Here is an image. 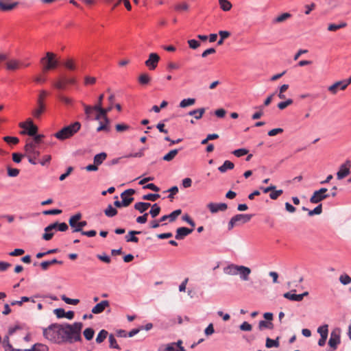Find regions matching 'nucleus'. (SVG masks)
Listing matches in <instances>:
<instances>
[{"label": "nucleus", "instance_id": "6e6552de", "mask_svg": "<svg viewBox=\"0 0 351 351\" xmlns=\"http://www.w3.org/2000/svg\"><path fill=\"white\" fill-rule=\"evenodd\" d=\"M76 84L75 77H62L53 82V86L58 90H65L67 84L73 85Z\"/></svg>", "mask_w": 351, "mask_h": 351}, {"label": "nucleus", "instance_id": "9d476101", "mask_svg": "<svg viewBox=\"0 0 351 351\" xmlns=\"http://www.w3.org/2000/svg\"><path fill=\"white\" fill-rule=\"evenodd\" d=\"M134 193L135 191L132 189H127L121 193V198L122 204H124V207L128 206L134 201V197L131 196Z\"/></svg>", "mask_w": 351, "mask_h": 351}, {"label": "nucleus", "instance_id": "f3484780", "mask_svg": "<svg viewBox=\"0 0 351 351\" xmlns=\"http://www.w3.org/2000/svg\"><path fill=\"white\" fill-rule=\"evenodd\" d=\"M45 110V105L44 104V101H41L40 99H37V106L36 108L32 111V115L36 119H39L42 114Z\"/></svg>", "mask_w": 351, "mask_h": 351}, {"label": "nucleus", "instance_id": "f257e3e1", "mask_svg": "<svg viewBox=\"0 0 351 351\" xmlns=\"http://www.w3.org/2000/svg\"><path fill=\"white\" fill-rule=\"evenodd\" d=\"M82 327V322H74L72 324H52L43 329V334L47 339L55 343H73L82 340L81 336Z\"/></svg>", "mask_w": 351, "mask_h": 351}, {"label": "nucleus", "instance_id": "2f4dec72", "mask_svg": "<svg viewBox=\"0 0 351 351\" xmlns=\"http://www.w3.org/2000/svg\"><path fill=\"white\" fill-rule=\"evenodd\" d=\"M63 65L69 71H75L77 69L75 61L71 58L66 60L64 62Z\"/></svg>", "mask_w": 351, "mask_h": 351}, {"label": "nucleus", "instance_id": "bb28decb", "mask_svg": "<svg viewBox=\"0 0 351 351\" xmlns=\"http://www.w3.org/2000/svg\"><path fill=\"white\" fill-rule=\"evenodd\" d=\"M107 154L105 152H101L96 154L93 158V162L98 167L101 165L106 159Z\"/></svg>", "mask_w": 351, "mask_h": 351}, {"label": "nucleus", "instance_id": "864d4df0", "mask_svg": "<svg viewBox=\"0 0 351 351\" xmlns=\"http://www.w3.org/2000/svg\"><path fill=\"white\" fill-rule=\"evenodd\" d=\"M247 153H248V150L245 148L235 149L234 151L232 152V154L238 158L243 156L246 155Z\"/></svg>", "mask_w": 351, "mask_h": 351}, {"label": "nucleus", "instance_id": "49530a36", "mask_svg": "<svg viewBox=\"0 0 351 351\" xmlns=\"http://www.w3.org/2000/svg\"><path fill=\"white\" fill-rule=\"evenodd\" d=\"M339 282L343 285H347L351 283V277L346 274H341L339 276Z\"/></svg>", "mask_w": 351, "mask_h": 351}, {"label": "nucleus", "instance_id": "7ed1b4c3", "mask_svg": "<svg viewBox=\"0 0 351 351\" xmlns=\"http://www.w3.org/2000/svg\"><path fill=\"white\" fill-rule=\"evenodd\" d=\"M104 94H101L98 97V101L96 105L94 106V108L95 111L100 112V114L104 116V121H106L107 123H109V119L107 117V114L110 112L113 108V104L114 100V95L110 94L108 97L109 106L108 108H102V101L104 99Z\"/></svg>", "mask_w": 351, "mask_h": 351}, {"label": "nucleus", "instance_id": "a18cd8bd", "mask_svg": "<svg viewBox=\"0 0 351 351\" xmlns=\"http://www.w3.org/2000/svg\"><path fill=\"white\" fill-rule=\"evenodd\" d=\"M150 77L147 73H143L138 77V82L142 85H146L149 83Z\"/></svg>", "mask_w": 351, "mask_h": 351}, {"label": "nucleus", "instance_id": "473e14b6", "mask_svg": "<svg viewBox=\"0 0 351 351\" xmlns=\"http://www.w3.org/2000/svg\"><path fill=\"white\" fill-rule=\"evenodd\" d=\"M291 14H289L288 12L283 13V14L278 16L277 17H276L273 20V23H282L285 21L287 20L288 19L291 18Z\"/></svg>", "mask_w": 351, "mask_h": 351}, {"label": "nucleus", "instance_id": "72a5a7b5", "mask_svg": "<svg viewBox=\"0 0 351 351\" xmlns=\"http://www.w3.org/2000/svg\"><path fill=\"white\" fill-rule=\"evenodd\" d=\"M181 149H172L171 150L169 153H167V154H165L162 159L165 161H171L172 160L175 156L178 154V152Z\"/></svg>", "mask_w": 351, "mask_h": 351}, {"label": "nucleus", "instance_id": "4468645a", "mask_svg": "<svg viewBox=\"0 0 351 351\" xmlns=\"http://www.w3.org/2000/svg\"><path fill=\"white\" fill-rule=\"evenodd\" d=\"M295 290H293L290 292H287L284 293L283 296L284 298L290 300L291 301H296V302H300L303 300L304 297L305 295H307L308 293L307 291L302 293V294H295L293 292H295Z\"/></svg>", "mask_w": 351, "mask_h": 351}, {"label": "nucleus", "instance_id": "4be33fe9", "mask_svg": "<svg viewBox=\"0 0 351 351\" xmlns=\"http://www.w3.org/2000/svg\"><path fill=\"white\" fill-rule=\"evenodd\" d=\"M330 195H322L316 191L313 193L312 196L310 197V202L312 204H318L322 200L328 198Z\"/></svg>", "mask_w": 351, "mask_h": 351}, {"label": "nucleus", "instance_id": "e433bc0d", "mask_svg": "<svg viewBox=\"0 0 351 351\" xmlns=\"http://www.w3.org/2000/svg\"><path fill=\"white\" fill-rule=\"evenodd\" d=\"M265 346L268 348H278L279 346L278 337L276 339H271L269 337L266 339Z\"/></svg>", "mask_w": 351, "mask_h": 351}, {"label": "nucleus", "instance_id": "8fccbe9b", "mask_svg": "<svg viewBox=\"0 0 351 351\" xmlns=\"http://www.w3.org/2000/svg\"><path fill=\"white\" fill-rule=\"evenodd\" d=\"M328 325L324 324L323 326H319L317 328V332L320 335V336L327 337L328 335Z\"/></svg>", "mask_w": 351, "mask_h": 351}, {"label": "nucleus", "instance_id": "774afa93", "mask_svg": "<svg viewBox=\"0 0 351 351\" xmlns=\"http://www.w3.org/2000/svg\"><path fill=\"white\" fill-rule=\"evenodd\" d=\"M243 331H250L252 328V325L247 322H243L239 326Z\"/></svg>", "mask_w": 351, "mask_h": 351}, {"label": "nucleus", "instance_id": "5fc2aeb1", "mask_svg": "<svg viewBox=\"0 0 351 351\" xmlns=\"http://www.w3.org/2000/svg\"><path fill=\"white\" fill-rule=\"evenodd\" d=\"M160 197V195L158 193H149L143 196V199L144 200H150L152 202L156 201L158 198Z\"/></svg>", "mask_w": 351, "mask_h": 351}, {"label": "nucleus", "instance_id": "79ce46f5", "mask_svg": "<svg viewBox=\"0 0 351 351\" xmlns=\"http://www.w3.org/2000/svg\"><path fill=\"white\" fill-rule=\"evenodd\" d=\"M108 340H109V343H110L109 346L110 348H114V349H117V350L120 349V347H119V344L117 343L114 336L112 334H110L109 335Z\"/></svg>", "mask_w": 351, "mask_h": 351}, {"label": "nucleus", "instance_id": "cd10ccee", "mask_svg": "<svg viewBox=\"0 0 351 351\" xmlns=\"http://www.w3.org/2000/svg\"><path fill=\"white\" fill-rule=\"evenodd\" d=\"M234 165L230 160H226L223 164L218 167V170L221 173H225L227 170H231L234 168Z\"/></svg>", "mask_w": 351, "mask_h": 351}, {"label": "nucleus", "instance_id": "c03bdc74", "mask_svg": "<svg viewBox=\"0 0 351 351\" xmlns=\"http://www.w3.org/2000/svg\"><path fill=\"white\" fill-rule=\"evenodd\" d=\"M219 3L220 8L222 10L227 12L232 8V3L228 0L221 1Z\"/></svg>", "mask_w": 351, "mask_h": 351}, {"label": "nucleus", "instance_id": "0eeeda50", "mask_svg": "<svg viewBox=\"0 0 351 351\" xmlns=\"http://www.w3.org/2000/svg\"><path fill=\"white\" fill-rule=\"evenodd\" d=\"M37 143H35L33 140L31 141H29L26 143L25 145L24 149L27 154L28 161L32 165H36L37 162L35 161L30 154H35V155H40V152L36 149L37 147Z\"/></svg>", "mask_w": 351, "mask_h": 351}, {"label": "nucleus", "instance_id": "2eb2a0df", "mask_svg": "<svg viewBox=\"0 0 351 351\" xmlns=\"http://www.w3.org/2000/svg\"><path fill=\"white\" fill-rule=\"evenodd\" d=\"M208 208L212 213H215L219 211H225L228 206L226 203H209L207 205Z\"/></svg>", "mask_w": 351, "mask_h": 351}, {"label": "nucleus", "instance_id": "6e6d98bb", "mask_svg": "<svg viewBox=\"0 0 351 351\" xmlns=\"http://www.w3.org/2000/svg\"><path fill=\"white\" fill-rule=\"evenodd\" d=\"M3 140L7 143L13 144V145H16L19 142V139L15 136H4Z\"/></svg>", "mask_w": 351, "mask_h": 351}, {"label": "nucleus", "instance_id": "1a4fd4ad", "mask_svg": "<svg viewBox=\"0 0 351 351\" xmlns=\"http://www.w3.org/2000/svg\"><path fill=\"white\" fill-rule=\"evenodd\" d=\"M341 343L340 333L339 330H334L331 332L330 339L328 341V345L335 350L337 349L338 345Z\"/></svg>", "mask_w": 351, "mask_h": 351}, {"label": "nucleus", "instance_id": "c85d7f7f", "mask_svg": "<svg viewBox=\"0 0 351 351\" xmlns=\"http://www.w3.org/2000/svg\"><path fill=\"white\" fill-rule=\"evenodd\" d=\"M205 112V108H201L190 111L188 114L190 116H194L195 119H200L204 113Z\"/></svg>", "mask_w": 351, "mask_h": 351}, {"label": "nucleus", "instance_id": "4c0bfd02", "mask_svg": "<svg viewBox=\"0 0 351 351\" xmlns=\"http://www.w3.org/2000/svg\"><path fill=\"white\" fill-rule=\"evenodd\" d=\"M108 335V332L107 330L104 329L101 330L96 337V342L97 343H102L106 339Z\"/></svg>", "mask_w": 351, "mask_h": 351}, {"label": "nucleus", "instance_id": "de8ad7c7", "mask_svg": "<svg viewBox=\"0 0 351 351\" xmlns=\"http://www.w3.org/2000/svg\"><path fill=\"white\" fill-rule=\"evenodd\" d=\"M255 108L258 109L259 110L252 114V119L254 120L258 119L263 116V110L264 109V106H256Z\"/></svg>", "mask_w": 351, "mask_h": 351}, {"label": "nucleus", "instance_id": "f704fd0d", "mask_svg": "<svg viewBox=\"0 0 351 351\" xmlns=\"http://www.w3.org/2000/svg\"><path fill=\"white\" fill-rule=\"evenodd\" d=\"M47 347L41 343H36L29 349H25L23 351H47Z\"/></svg>", "mask_w": 351, "mask_h": 351}, {"label": "nucleus", "instance_id": "423d86ee", "mask_svg": "<svg viewBox=\"0 0 351 351\" xmlns=\"http://www.w3.org/2000/svg\"><path fill=\"white\" fill-rule=\"evenodd\" d=\"M19 127L23 130L21 132V134H27L30 136H35L38 132V127L34 124L31 119H28L26 122H21Z\"/></svg>", "mask_w": 351, "mask_h": 351}, {"label": "nucleus", "instance_id": "6ab92c4d", "mask_svg": "<svg viewBox=\"0 0 351 351\" xmlns=\"http://www.w3.org/2000/svg\"><path fill=\"white\" fill-rule=\"evenodd\" d=\"M251 214H237L233 216V219L235 221L237 226L241 223H245L250 221L252 217Z\"/></svg>", "mask_w": 351, "mask_h": 351}, {"label": "nucleus", "instance_id": "393cba45", "mask_svg": "<svg viewBox=\"0 0 351 351\" xmlns=\"http://www.w3.org/2000/svg\"><path fill=\"white\" fill-rule=\"evenodd\" d=\"M56 228V224H49L45 228V233L43 235V239L45 241H49L52 239L53 233H49V231H52Z\"/></svg>", "mask_w": 351, "mask_h": 351}, {"label": "nucleus", "instance_id": "c756f323", "mask_svg": "<svg viewBox=\"0 0 351 351\" xmlns=\"http://www.w3.org/2000/svg\"><path fill=\"white\" fill-rule=\"evenodd\" d=\"M258 328L260 330H263V329H273L274 324L271 322L267 320H261L258 323Z\"/></svg>", "mask_w": 351, "mask_h": 351}, {"label": "nucleus", "instance_id": "603ef678", "mask_svg": "<svg viewBox=\"0 0 351 351\" xmlns=\"http://www.w3.org/2000/svg\"><path fill=\"white\" fill-rule=\"evenodd\" d=\"M181 209H177L171 213L169 215H168L169 221H174L177 219V217L181 214Z\"/></svg>", "mask_w": 351, "mask_h": 351}, {"label": "nucleus", "instance_id": "680f3d73", "mask_svg": "<svg viewBox=\"0 0 351 351\" xmlns=\"http://www.w3.org/2000/svg\"><path fill=\"white\" fill-rule=\"evenodd\" d=\"M283 193V191L280 189V190H274V191H271V193L269 194V197L271 199H277L278 197L281 195Z\"/></svg>", "mask_w": 351, "mask_h": 351}, {"label": "nucleus", "instance_id": "f8f14e48", "mask_svg": "<svg viewBox=\"0 0 351 351\" xmlns=\"http://www.w3.org/2000/svg\"><path fill=\"white\" fill-rule=\"evenodd\" d=\"M350 173V160H346L343 164H342L339 170L337 173V178L338 180H342L348 176Z\"/></svg>", "mask_w": 351, "mask_h": 351}, {"label": "nucleus", "instance_id": "37998d69", "mask_svg": "<svg viewBox=\"0 0 351 351\" xmlns=\"http://www.w3.org/2000/svg\"><path fill=\"white\" fill-rule=\"evenodd\" d=\"M94 334L95 331L92 328H87L83 332L85 339L88 341H90L93 338Z\"/></svg>", "mask_w": 351, "mask_h": 351}, {"label": "nucleus", "instance_id": "09e8293b", "mask_svg": "<svg viewBox=\"0 0 351 351\" xmlns=\"http://www.w3.org/2000/svg\"><path fill=\"white\" fill-rule=\"evenodd\" d=\"M52 224H56V228L54 230H58L60 232H65L69 228L68 225L64 222H62V223L55 222V223H53Z\"/></svg>", "mask_w": 351, "mask_h": 351}, {"label": "nucleus", "instance_id": "aec40b11", "mask_svg": "<svg viewBox=\"0 0 351 351\" xmlns=\"http://www.w3.org/2000/svg\"><path fill=\"white\" fill-rule=\"evenodd\" d=\"M110 306V302L108 300H102L99 303L97 304L93 308L92 313L93 314H99L102 313L106 307Z\"/></svg>", "mask_w": 351, "mask_h": 351}, {"label": "nucleus", "instance_id": "7c9ffc66", "mask_svg": "<svg viewBox=\"0 0 351 351\" xmlns=\"http://www.w3.org/2000/svg\"><path fill=\"white\" fill-rule=\"evenodd\" d=\"M20 62L16 60H10L6 63V68L8 70H16L19 68Z\"/></svg>", "mask_w": 351, "mask_h": 351}, {"label": "nucleus", "instance_id": "b1692460", "mask_svg": "<svg viewBox=\"0 0 351 351\" xmlns=\"http://www.w3.org/2000/svg\"><path fill=\"white\" fill-rule=\"evenodd\" d=\"M19 4V2H14L12 3H6L0 0V10L3 12H8L15 8Z\"/></svg>", "mask_w": 351, "mask_h": 351}, {"label": "nucleus", "instance_id": "a878e982", "mask_svg": "<svg viewBox=\"0 0 351 351\" xmlns=\"http://www.w3.org/2000/svg\"><path fill=\"white\" fill-rule=\"evenodd\" d=\"M150 206H151V204L149 202H136L134 204V208L136 210H137L138 211H139L141 213H143Z\"/></svg>", "mask_w": 351, "mask_h": 351}, {"label": "nucleus", "instance_id": "412c9836", "mask_svg": "<svg viewBox=\"0 0 351 351\" xmlns=\"http://www.w3.org/2000/svg\"><path fill=\"white\" fill-rule=\"evenodd\" d=\"M239 267L240 265L232 263L224 267L223 271L226 274L236 276L238 274Z\"/></svg>", "mask_w": 351, "mask_h": 351}, {"label": "nucleus", "instance_id": "c9c22d12", "mask_svg": "<svg viewBox=\"0 0 351 351\" xmlns=\"http://www.w3.org/2000/svg\"><path fill=\"white\" fill-rule=\"evenodd\" d=\"M105 215L108 217H113L117 214V210L111 204L104 210Z\"/></svg>", "mask_w": 351, "mask_h": 351}, {"label": "nucleus", "instance_id": "58836bf2", "mask_svg": "<svg viewBox=\"0 0 351 351\" xmlns=\"http://www.w3.org/2000/svg\"><path fill=\"white\" fill-rule=\"evenodd\" d=\"M58 99L66 106H71L73 104V99L64 95L60 94L58 96Z\"/></svg>", "mask_w": 351, "mask_h": 351}, {"label": "nucleus", "instance_id": "20e7f679", "mask_svg": "<svg viewBox=\"0 0 351 351\" xmlns=\"http://www.w3.org/2000/svg\"><path fill=\"white\" fill-rule=\"evenodd\" d=\"M40 62L43 64V70L44 71L54 69L59 64L56 54L52 52H47L46 56L40 59Z\"/></svg>", "mask_w": 351, "mask_h": 351}, {"label": "nucleus", "instance_id": "ddd939ff", "mask_svg": "<svg viewBox=\"0 0 351 351\" xmlns=\"http://www.w3.org/2000/svg\"><path fill=\"white\" fill-rule=\"evenodd\" d=\"M159 60L160 56L156 53H151L145 64L149 70H154L157 67Z\"/></svg>", "mask_w": 351, "mask_h": 351}, {"label": "nucleus", "instance_id": "4d7b16f0", "mask_svg": "<svg viewBox=\"0 0 351 351\" xmlns=\"http://www.w3.org/2000/svg\"><path fill=\"white\" fill-rule=\"evenodd\" d=\"M322 213V205L320 204L317 206L313 210H308V215L313 216L315 215H320Z\"/></svg>", "mask_w": 351, "mask_h": 351}, {"label": "nucleus", "instance_id": "dca6fc26", "mask_svg": "<svg viewBox=\"0 0 351 351\" xmlns=\"http://www.w3.org/2000/svg\"><path fill=\"white\" fill-rule=\"evenodd\" d=\"M251 269L248 267L244 265H240L238 274L240 277V279L242 281H247L250 279V274H251Z\"/></svg>", "mask_w": 351, "mask_h": 351}, {"label": "nucleus", "instance_id": "13d9d810", "mask_svg": "<svg viewBox=\"0 0 351 351\" xmlns=\"http://www.w3.org/2000/svg\"><path fill=\"white\" fill-rule=\"evenodd\" d=\"M174 347H175L174 344H173L172 343H170L166 346V347L164 350H162L160 349V351H185L184 348H178V350H176Z\"/></svg>", "mask_w": 351, "mask_h": 351}, {"label": "nucleus", "instance_id": "5701e85b", "mask_svg": "<svg viewBox=\"0 0 351 351\" xmlns=\"http://www.w3.org/2000/svg\"><path fill=\"white\" fill-rule=\"evenodd\" d=\"M141 232L136 230H130L125 236V239L127 242L138 243V238L136 237V234H140Z\"/></svg>", "mask_w": 351, "mask_h": 351}, {"label": "nucleus", "instance_id": "bf43d9fd", "mask_svg": "<svg viewBox=\"0 0 351 351\" xmlns=\"http://www.w3.org/2000/svg\"><path fill=\"white\" fill-rule=\"evenodd\" d=\"M123 2L125 8L130 11L132 10V5L128 0H118L117 2L114 3L112 9L115 8L121 2Z\"/></svg>", "mask_w": 351, "mask_h": 351}, {"label": "nucleus", "instance_id": "ea45409f", "mask_svg": "<svg viewBox=\"0 0 351 351\" xmlns=\"http://www.w3.org/2000/svg\"><path fill=\"white\" fill-rule=\"evenodd\" d=\"M195 103V99L193 98H188L182 99L180 103V108H186L187 106L193 105Z\"/></svg>", "mask_w": 351, "mask_h": 351}, {"label": "nucleus", "instance_id": "9b49d317", "mask_svg": "<svg viewBox=\"0 0 351 351\" xmlns=\"http://www.w3.org/2000/svg\"><path fill=\"white\" fill-rule=\"evenodd\" d=\"M351 84V76L347 79L341 81H338L330 86L328 90L331 92L332 94H336L337 92V85H341L340 90H345L349 84Z\"/></svg>", "mask_w": 351, "mask_h": 351}, {"label": "nucleus", "instance_id": "f03ea898", "mask_svg": "<svg viewBox=\"0 0 351 351\" xmlns=\"http://www.w3.org/2000/svg\"><path fill=\"white\" fill-rule=\"evenodd\" d=\"M81 128V123L75 121L69 125L62 128L56 132L53 136L60 141H64L74 136Z\"/></svg>", "mask_w": 351, "mask_h": 351}, {"label": "nucleus", "instance_id": "e2e57ef3", "mask_svg": "<svg viewBox=\"0 0 351 351\" xmlns=\"http://www.w3.org/2000/svg\"><path fill=\"white\" fill-rule=\"evenodd\" d=\"M10 337L9 334L5 335L3 338V340L1 341L3 344V347L4 350H5L7 348H11V343H10Z\"/></svg>", "mask_w": 351, "mask_h": 351}, {"label": "nucleus", "instance_id": "a211bd4d", "mask_svg": "<svg viewBox=\"0 0 351 351\" xmlns=\"http://www.w3.org/2000/svg\"><path fill=\"white\" fill-rule=\"evenodd\" d=\"M193 231V229H189L186 227L178 228L176 230V234L175 238L177 240H182L187 235L190 234Z\"/></svg>", "mask_w": 351, "mask_h": 351}, {"label": "nucleus", "instance_id": "39448f33", "mask_svg": "<svg viewBox=\"0 0 351 351\" xmlns=\"http://www.w3.org/2000/svg\"><path fill=\"white\" fill-rule=\"evenodd\" d=\"M82 218L81 213H78L71 216L69 220L70 226L73 228V232H82V228L87 225L86 221H78Z\"/></svg>", "mask_w": 351, "mask_h": 351}, {"label": "nucleus", "instance_id": "a19ab883", "mask_svg": "<svg viewBox=\"0 0 351 351\" xmlns=\"http://www.w3.org/2000/svg\"><path fill=\"white\" fill-rule=\"evenodd\" d=\"M160 212V207L157 204H154L152 206L149 213L151 215L152 217L154 218L159 215Z\"/></svg>", "mask_w": 351, "mask_h": 351}, {"label": "nucleus", "instance_id": "0e129e2a", "mask_svg": "<svg viewBox=\"0 0 351 351\" xmlns=\"http://www.w3.org/2000/svg\"><path fill=\"white\" fill-rule=\"evenodd\" d=\"M97 80L95 77L91 76H85L84 77V84L85 85H92L96 82Z\"/></svg>", "mask_w": 351, "mask_h": 351}, {"label": "nucleus", "instance_id": "338daca9", "mask_svg": "<svg viewBox=\"0 0 351 351\" xmlns=\"http://www.w3.org/2000/svg\"><path fill=\"white\" fill-rule=\"evenodd\" d=\"M182 219L186 223H188L189 225H191L193 228L195 226V221L190 217V216L187 214L183 215L182 217Z\"/></svg>", "mask_w": 351, "mask_h": 351}, {"label": "nucleus", "instance_id": "3c124183", "mask_svg": "<svg viewBox=\"0 0 351 351\" xmlns=\"http://www.w3.org/2000/svg\"><path fill=\"white\" fill-rule=\"evenodd\" d=\"M61 298L65 303L68 304L76 305L80 302V300L78 299H71L67 298L65 295H62L61 296Z\"/></svg>", "mask_w": 351, "mask_h": 351}, {"label": "nucleus", "instance_id": "052dcab7", "mask_svg": "<svg viewBox=\"0 0 351 351\" xmlns=\"http://www.w3.org/2000/svg\"><path fill=\"white\" fill-rule=\"evenodd\" d=\"M292 104H293V99H288L285 101H281V102L278 103V108L280 110H283V109L286 108L288 106H289Z\"/></svg>", "mask_w": 351, "mask_h": 351}, {"label": "nucleus", "instance_id": "69168bd1", "mask_svg": "<svg viewBox=\"0 0 351 351\" xmlns=\"http://www.w3.org/2000/svg\"><path fill=\"white\" fill-rule=\"evenodd\" d=\"M188 44L189 45V47L193 49H197L200 45V43L195 39L189 40Z\"/></svg>", "mask_w": 351, "mask_h": 351}]
</instances>
